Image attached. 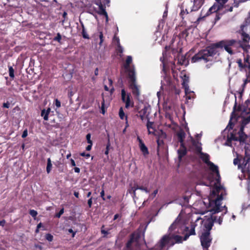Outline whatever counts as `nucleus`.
<instances>
[{
	"instance_id": "obj_49",
	"label": "nucleus",
	"mask_w": 250,
	"mask_h": 250,
	"mask_svg": "<svg viewBox=\"0 0 250 250\" xmlns=\"http://www.w3.org/2000/svg\"><path fill=\"white\" fill-rule=\"evenodd\" d=\"M27 135H28V131H27V129H25L23 131L21 137H22V138H24L26 137Z\"/></svg>"
},
{
	"instance_id": "obj_1",
	"label": "nucleus",
	"mask_w": 250,
	"mask_h": 250,
	"mask_svg": "<svg viewBox=\"0 0 250 250\" xmlns=\"http://www.w3.org/2000/svg\"><path fill=\"white\" fill-rule=\"evenodd\" d=\"M195 223L191 224V228L183 225L179 216L169 227L168 233L165 235L159 242L161 249L165 247H171L176 243H182L183 240H187L189 236L195 235Z\"/></svg>"
},
{
	"instance_id": "obj_54",
	"label": "nucleus",
	"mask_w": 250,
	"mask_h": 250,
	"mask_svg": "<svg viewBox=\"0 0 250 250\" xmlns=\"http://www.w3.org/2000/svg\"><path fill=\"white\" fill-rule=\"evenodd\" d=\"M80 155L81 156L85 157L86 158H89L90 156L89 153H85L84 152L81 153Z\"/></svg>"
},
{
	"instance_id": "obj_38",
	"label": "nucleus",
	"mask_w": 250,
	"mask_h": 250,
	"mask_svg": "<svg viewBox=\"0 0 250 250\" xmlns=\"http://www.w3.org/2000/svg\"><path fill=\"white\" fill-rule=\"evenodd\" d=\"M64 213V208H61L59 212L55 214V217L58 218H59L61 217V215Z\"/></svg>"
},
{
	"instance_id": "obj_44",
	"label": "nucleus",
	"mask_w": 250,
	"mask_h": 250,
	"mask_svg": "<svg viewBox=\"0 0 250 250\" xmlns=\"http://www.w3.org/2000/svg\"><path fill=\"white\" fill-rule=\"evenodd\" d=\"M50 108H48L47 110H45V112H46V115L45 116V121H47L48 120V115L50 112Z\"/></svg>"
},
{
	"instance_id": "obj_31",
	"label": "nucleus",
	"mask_w": 250,
	"mask_h": 250,
	"mask_svg": "<svg viewBox=\"0 0 250 250\" xmlns=\"http://www.w3.org/2000/svg\"><path fill=\"white\" fill-rule=\"evenodd\" d=\"M119 115L120 118L121 119L123 120L124 118L125 117L126 120H127V116H125V114L124 112L123 107H120L119 109Z\"/></svg>"
},
{
	"instance_id": "obj_15",
	"label": "nucleus",
	"mask_w": 250,
	"mask_h": 250,
	"mask_svg": "<svg viewBox=\"0 0 250 250\" xmlns=\"http://www.w3.org/2000/svg\"><path fill=\"white\" fill-rule=\"evenodd\" d=\"M247 28H249V26L244 24L241 26L242 39L243 42H249L250 40V37L249 35L246 33V31L247 30Z\"/></svg>"
},
{
	"instance_id": "obj_3",
	"label": "nucleus",
	"mask_w": 250,
	"mask_h": 250,
	"mask_svg": "<svg viewBox=\"0 0 250 250\" xmlns=\"http://www.w3.org/2000/svg\"><path fill=\"white\" fill-rule=\"evenodd\" d=\"M232 132H237L238 136H236L233 133H230L227 135V141L225 143V145L229 146H231L232 141H239L240 144H244L246 143V140L248 138V136L244 132V126H240L239 130H236L232 131Z\"/></svg>"
},
{
	"instance_id": "obj_28",
	"label": "nucleus",
	"mask_w": 250,
	"mask_h": 250,
	"mask_svg": "<svg viewBox=\"0 0 250 250\" xmlns=\"http://www.w3.org/2000/svg\"><path fill=\"white\" fill-rule=\"evenodd\" d=\"M218 10V8L217 6L213 5L208 10L207 14L209 15L212 13H213L216 12Z\"/></svg>"
},
{
	"instance_id": "obj_25",
	"label": "nucleus",
	"mask_w": 250,
	"mask_h": 250,
	"mask_svg": "<svg viewBox=\"0 0 250 250\" xmlns=\"http://www.w3.org/2000/svg\"><path fill=\"white\" fill-rule=\"evenodd\" d=\"M99 14L102 16H104L105 15H106V14L107 13L105 11V7H104V6L101 3H100V4H99Z\"/></svg>"
},
{
	"instance_id": "obj_59",
	"label": "nucleus",
	"mask_w": 250,
	"mask_h": 250,
	"mask_svg": "<svg viewBox=\"0 0 250 250\" xmlns=\"http://www.w3.org/2000/svg\"><path fill=\"white\" fill-rule=\"evenodd\" d=\"M92 146V144H89L86 147V150L87 151H90L91 149Z\"/></svg>"
},
{
	"instance_id": "obj_46",
	"label": "nucleus",
	"mask_w": 250,
	"mask_h": 250,
	"mask_svg": "<svg viewBox=\"0 0 250 250\" xmlns=\"http://www.w3.org/2000/svg\"><path fill=\"white\" fill-rule=\"evenodd\" d=\"M166 247H164V248L161 249L160 247L159 246V242H158V244L155 246V249H156V250H168V248H169V247H167V248H166Z\"/></svg>"
},
{
	"instance_id": "obj_40",
	"label": "nucleus",
	"mask_w": 250,
	"mask_h": 250,
	"mask_svg": "<svg viewBox=\"0 0 250 250\" xmlns=\"http://www.w3.org/2000/svg\"><path fill=\"white\" fill-rule=\"evenodd\" d=\"M224 215V214H222V215L221 216H220L218 219H217V218L216 217V220L215 221H214V222H217L219 225H221L222 223L223 217Z\"/></svg>"
},
{
	"instance_id": "obj_41",
	"label": "nucleus",
	"mask_w": 250,
	"mask_h": 250,
	"mask_svg": "<svg viewBox=\"0 0 250 250\" xmlns=\"http://www.w3.org/2000/svg\"><path fill=\"white\" fill-rule=\"evenodd\" d=\"M86 139L88 144H92V141L91 140V134L90 133H88L86 135Z\"/></svg>"
},
{
	"instance_id": "obj_6",
	"label": "nucleus",
	"mask_w": 250,
	"mask_h": 250,
	"mask_svg": "<svg viewBox=\"0 0 250 250\" xmlns=\"http://www.w3.org/2000/svg\"><path fill=\"white\" fill-rule=\"evenodd\" d=\"M207 166L210 171L208 177V180L211 181L215 180L216 181V183H220L221 181V176L219 173L218 167L212 162L209 163Z\"/></svg>"
},
{
	"instance_id": "obj_53",
	"label": "nucleus",
	"mask_w": 250,
	"mask_h": 250,
	"mask_svg": "<svg viewBox=\"0 0 250 250\" xmlns=\"http://www.w3.org/2000/svg\"><path fill=\"white\" fill-rule=\"evenodd\" d=\"M117 51L121 53L123 52V48L121 46L120 44H118Z\"/></svg>"
},
{
	"instance_id": "obj_12",
	"label": "nucleus",
	"mask_w": 250,
	"mask_h": 250,
	"mask_svg": "<svg viewBox=\"0 0 250 250\" xmlns=\"http://www.w3.org/2000/svg\"><path fill=\"white\" fill-rule=\"evenodd\" d=\"M141 238V234L138 232H133L131 235L130 239L127 241L126 245L125 250H133L131 249L132 244L134 242L138 244L140 242V239Z\"/></svg>"
},
{
	"instance_id": "obj_43",
	"label": "nucleus",
	"mask_w": 250,
	"mask_h": 250,
	"mask_svg": "<svg viewBox=\"0 0 250 250\" xmlns=\"http://www.w3.org/2000/svg\"><path fill=\"white\" fill-rule=\"evenodd\" d=\"M101 104H102L101 105L102 113L103 114H104L105 113V110H104V98L103 99V101L102 102Z\"/></svg>"
},
{
	"instance_id": "obj_52",
	"label": "nucleus",
	"mask_w": 250,
	"mask_h": 250,
	"mask_svg": "<svg viewBox=\"0 0 250 250\" xmlns=\"http://www.w3.org/2000/svg\"><path fill=\"white\" fill-rule=\"evenodd\" d=\"M2 107L4 108H8L10 107V103L8 102L4 103L2 104Z\"/></svg>"
},
{
	"instance_id": "obj_8",
	"label": "nucleus",
	"mask_w": 250,
	"mask_h": 250,
	"mask_svg": "<svg viewBox=\"0 0 250 250\" xmlns=\"http://www.w3.org/2000/svg\"><path fill=\"white\" fill-rule=\"evenodd\" d=\"M200 239L203 250H208V249L210 246L212 241L210 232H203L200 237Z\"/></svg>"
},
{
	"instance_id": "obj_22",
	"label": "nucleus",
	"mask_w": 250,
	"mask_h": 250,
	"mask_svg": "<svg viewBox=\"0 0 250 250\" xmlns=\"http://www.w3.org/2000/svg\"><path fill=\"white\" fill-rule=\"evenodd\" d=\"M80 23H81L82 28L81 33H82L83 38L85 39H89V35L87 33V32L86 31V29L85 28V27L84 26L83 22H82L81 21H80Z\"/></svg>"
},
{
	"instance_id": "obj_58",
	"label": "nucleus",
	"mask_w": 250,
	"mask_h": 250,
	"mask_svg": "<svg viewBox=\"0 0 250 250\" xmlns=\"http://www.w3.org/2000/svg\"><path fill=\"white\" fill-rule=\"evenodd\" d=\"M46 115V112H45V109H43L41 111V116L43 117V119L45 120V116Z\"/></svg>"
},
{
	"instance_id": "obj_36",
	"label": "nucleus",
	"mask_w": 250,
	"mask_h": 250,
	"mask_svg": "<svg viewBox=\"0 0 250 250\" xmlns=\"http://www.w3.org/2000/svg\"><path fill=\"white\" fill-rule=\"evenodd\" d=\"M29 214L32 217H33L34 219H35V217H36L37 215L38 214V212L36 210L34 209H30L29 211Z\"/></svg>"
},
{
	"instance_id": "obj_10",
	"label": "nucleus",
	"mask_w": 250,
	"mask_h": 250,
	"mask_svg": "<svg viewBox=\"0 0 250 250\" xmlns=\"http://www.w3.org/2000/svg\"><path fill=\"white\" fill-rule=\"evenodd\" d=\"M192 144L193 145L196 147V150L200 153V158L202 161L207 165H208L209 163H211V162L209 161V155L207 153L202 152V147L201 146V144L195 140H193Z\"/></svg>"
},
{
	"instance_id": "obj_61",
	"label": "nucleus",
	"mask_w": 250,
	"mask_h": 250,
	"mask_svg": "<svg viewBox=\"0 0 250 250\" xmlns=\"http://www.w3.org/2000/svg\"><path fill=\"white\" fill-rule=\"evenodd\" d=\"M110 146V143L109 140H108V142L106 146V150H109Z\"/></svg>"
},
{
	"instance_id": "obj_56",
	"label": "nucleus",
	"mask_w": 250,
	"mask_h": 250,
	"mask_svg": "<svg viewBox=\"0 0 250 250\" xmlns=\"http://www.w3.org/2000/svg\"><path fill=\"white\" fill-rule=\"evenodd\" d=\"M139 187H140V186L135 185L133 187H132L131 190H136L137 189H139Z\"/></svg>"
},
{
	"instance_id": "obj_35",
	"label": "nucleus",
	"mask_w": 250,
	"mask_h": 250,
	"mask_svg": "<svg viewBox=\"0 0 250 250\" xmlns=\"http://www.w3.org/2000/svg\"><path fill=\"white\" fill-rule=\"evenodd\" d=\"M233 10V6L229 4L225 6V12H232Z\"/></svg>"
},
{
	"instance_id": "obj_5",
	"label": "nucleus",
	"mask_w": 250,
	"mask_h": 250,
	"mask_svg": "<svg viewBox=\"0 0 250 250\" xmlns=\"http://www.w3.org/2000/svg\"><path fill=\"white\" fill-rule=\"evenodd\" d=\"M166 52L163 53V57L160 58V61L162 62L163 69L161 72L162 80L161 81V89L163 90L165 86H171V80L169 74L167 73L166 66L165 63V55Z\"/></svg>"
},
{
	"instance_id": "obj_47",
	"label": "nucleus",
	"mask_w": 250,
	"mask_h": 250,
	"mask_svg": "<svg viewBox=\"0 0 250 250\" xmlns=\"http://www.w3.org/2000/svg\"><path fill=\"white\" fill-rule=\"evenodd\" d=\"M241 1H237L236 0H234L233 5L232 6H233V7H238L239 5V3Z\"/></svg>"
},
{
	"instance_id": "obj_34",
	"label": "nucleus",
	"mask_w": 250,
	"mask_h": 250,
	"mask_svg": "<svg viewBox=\"0 0 250 250\" xmlns=\"http://www.w3.org/2000/svg\"><path fill=\"white\" fill-rule=\"evenodd\" d=\"M186 99H188V100L193 99L194 98V97H195L194 92L193 91L190 92L189 94L187 95L186 96Z\"/></svg>"
},
{
	"instance_id": "obj_42",
	"label": "nucleus",
	"mask_w": 250,
	"mask_h": 250,
	"mask_svg": "<svg viewBox=\"0 0 250 250\" xmlns=\"http://www.w3.org/2000/svg\"><path fill=\"white\" fill-rule=\"evenodd\" d=\"M139 189L142 191H145L146 193H148L150 191L146 187L144 186H140V187H139Z\"/></svg>"
},
{
	"instance_id": "obj_29",
	"label": "nucleus",
	"mask_w": 250,
	"mask_h": 250,
	"mask_svg": "<svg viewBox=\"0 0 250 250\" xmlns=\"http://www.w3.org/2000/svg\"><path fill=\"white\" fill-rule=\"evenodd\" d=\"M178 57V62L182 65L185 64L186 62V57L183 56H180V55Z\"/></svg>"
},
{
	"instance_id": "obj_18",
	"label": "nucleus",
	"mask_w": 250,
	"mask_h": 250,
	"mask_svg": "<svg viewBox=\"0 0 250 250\" xmlns=\"http://www.w3.org/2000/svg\"><path fill=\"white\" fill-rule=\"evenodd\" d=\"M187 150L185 145L183 146H180V148L177 150L179 162L182 161V158L187 154Z\"/></svg>"
},
{
	"instance_id": "obj_9",
	"label": "nucleus",
	"mask_w": 250,
	"mask_h": 250,
	"mask_svg": "<svg viewBox=\"0 0 250 250\" xmlns=\"http://www.w3.org/2000/svg\"><path fill=\"white\" fill-rule=\"evenodd\" d=\"M128 78L130 81L129 86L132 90V94L134 96L138 97L140 96V91L136 83V74L132 71H130Z\"/></svg>"
},
{
	"instance_id": "obj_62",
	"label": "nucleus",
	"mask_w": 250,
	"mask_h": 250,
	"mask_svg": "<svg viewBox=\"0 0 250 250\" xmlns=\"http://www.w3.org/2000/svg\"><path fill=\"white\" fill-rule=\"evenodd\" d=\"M137 140L138 141L139 143V145H140L144 143L143 142V141H142V140L139 137H137Z\"/></svg>"
},
{
	"instance_id": "obj_48",
	"label": "nucleus",
	"mask_w": 250,
	"mask_h": 250,
	"mask_svg": "<svg viewBox=\"0 0 250 250\" xmlns=\"http://www.w3.org/2000/svg\"><path fill=\"white\" fill-rule=\"evenodd\" d=\"M55 105H56L58 108H59V107H61V102H60V101L59 100H58L57 99H55Z\"/></svg>"
},
{
	"instance_id": "obj_55",
	"label": "nucleus",
	"mask_w": 250,
	"mask_h": 250,
	"mask_svg": "<svg viewBox=\"0 0 250 250\" xmlns=\"http://www.w3.org/2000/svg\"><path fill=\"white\" fill-rule=\"evenodd\" d=\"M100 195H101V197H102V199L104 200V201H105V198L104 197V190L103 189L101 193H100Z\"/></svg>"
},
{
	"instance_id": "obj_2",
	"label": "nucleus",
	"mask_w": 250,
	"mask_h": 250,
	"mask_svg": "<svg viewBox=\"0 0 250 250\" xmlns=\"http://www.w3.org/2000/svg\"><path fill=\"white\" fill-rule=\"evenodd\" d=\"M217 48H224L229 54L232 55L239 51V48H242L244 50L250 48V45L244 46L241 42L236 40L222 41L216 44L207 47L205 49L199 51L193 56L191 59L192 62H196L203 60L207 62L212 60V58L217 53Z\"/></svg>"
},
{
	"instance_id": "obj_17",
	"label": "nucleus",
	"mask_w": 250,
	"mask_h": 250,
	"mask_svg": "<svg viewBox=\"0 0 250 250\" xmlns=\"http://www.w3.org/2000/svg\"><path fill=\"white\" fill-rule=\"evenodd\" d=\"M176 136L178 142L180 143V146H183L185 144L184 143V139L186 137V133L183 130H180L176 133Z\"/></svg>"
},
{
	"instance_id": "obj_30",
	"label": "nucleus",
	"mask_w": 250,
	"mask_h": 250,
	"mask_svg": "<svg viewBox=\"0 0 250 250\" xmlns=\"http://www.w3.org/2000/svg\"><path fill=\"white\" fill-rule=\"evenodd\" d=\"M54 41H57L60 44L62 43V36L60 33L57 34V36L53 39Z\"/></svg>"
},
{
	"instance_id": "obj_21",
	"label": "nucleus",
	"mask_w": 250,
	"mask_h": 250,
	"mask_svg": "<svg viewBox=\"0 0 250 250\" xmlns=\"http://www.w3.org/2000/svg\"><path fill=\"white\" fill-rule=\"evenodd\" d=\"M182 85L183 87L184 88L186 96L188 94H189L190 92L192 91L189 88V86L188 85V81L187 80L185 79L183 80V82L182 83Z\"/></svg>"
},
{
	"instance_id": "obj_7",
	"label": "nucleus",
	"mask_w": 250,
	"mask_h": 250,
	"mask_svg": "<svg viewBox=\"0 0 250 250\" xmlns=\"http://www.w3.org/2000/svg\"><path fill=\"white\" fill-rule=\"evenodd\" d=\"M223 199L222 196L221 195L218 197L213 202V204H214V206L212 208H211L208 211L212 213V214H214L220 212L222 211L223 208H225V212L223 213L225 214L227 212V208L226 206L223 207H221V201Z\"/></svg>"
},
{
	"instance_id": "obj_33",
	"label": "nucleus",
	"mask_w": 250,
	"mask_h": 250,
	"mask_svg": "<svg viewBox=\"0 0 250 250\" xmlns=\"http://www.w3.org/2000/svg\"><path fill=\"white\" fill-rule=\"evenodd\" d=\"M8 69H9V77L11 78H14V77H15V75H14V70L13 69V68L12 67V66H8Z\"/></svg>"
},
{
	"instance_id": "obj_50",
	"label": "nucleus",
	"mask_w": 250,
	"mask_h": 250,
	"mask_svg": "<svg viewBox=\"0 0 250 250\" xmlns=\"http://www.w3.org/2000/svg\"><path fill=\"white\" fill-rule=\"evenodd\" d=\"M104 228V226H103L102 228H101V233L103 234H104V235H106L108 234H109V232L107 230H105L104 229H103V228Z\"/></svg>"
},
{
	"instance_id": "obj_11",
	"label": "nucleus",
	"mask_w": 250,
	"mask_h": 250,
	"mask_svg": "<svg viewBox=\"0 0 250 250\" xmlns=\"http://www.w3.org/2000/svg\"><path fill=\"white\" fill-rule=\"evenodd\" d=\"M210 214V216L206 220H202L201 223L204 224L206 230L204 232H210V230L213 226L214 221L216 220V216H213V214Z\"/></svg>"
},
{
	"instance_id": "obj_63",
	"label": "nucleus",
	"mask_w": 250,
	"mask_h": 250,
	"mask_svg": "<svg viewBox=\"0 0 250 250\" xmlns=\"http://www.w3.org/2000/svg\"><path fill=\"white\" fill-rule=\"evenodd\" d=\"M114 40H115V41H116L117 42L118 44H120L119 39L118 37H116V35L114 36Z\"/></svg>"
},
{
	"instance_id": "obj_27",
	"label": "nucleus",
	"mask_w": 250,
	"mask_h": 250,
	"mask_svg": "<svg viewBox=\"0 0 250 250\" xmlns=\"http://www.w3.org/2000/svg\"><path fill=\"white\" fill-rule=\"evenodd\" d=\"M158 189H156L152 193L149 194L148 199L146 201H145L143 202V205H145L146 203L147 202L148 200H152L156 196V194L158 193Z\"/></svg>"
},
{
	"instance_id": "obj_24",
	"label": "nucleus",
	"mask_w": 250,
	"mask_h": 250,
	"mask_svg": "<svg viewBox=\"0 0 250 250\" xmlns=\"http://www.w3.org/2000/svg\"><path fill=\"white\" fill-rule=\"evenodd\" d=\"M153 122H150L149 121V120L148 119L147 122L146 124V127H147V129L148 130V134H149L153 133V132L151 131L150 129H152L153 131L155 130V129L153 126Z\"/></svg>"
},
{
	"instance_id": "obj_23",
	"label": "nucleus",
	"mask_w": 250,
	"mask_h": 250,
	"mask_svg": "<svg viewBox=\"0 0 250 250\" xmlns=\"http://www.w3.org/2000/svg\"><path fill=\"white\" fill-rule=\"evenodd\" d=\"M139 147L144 156H146L149 154L148 148L144 143L139 145Z\"/></svg>"
},
{
	"instance_id": "obj_14",
	"label": "nucleus",
	"mask_w": 250,
	"mask_h": 250,
	"mask_svg": "<svg viewBox=\"0 0 250 250\" xmlns=\"http://www.w3.org/2000/svg\"><path fill=\"white\" fill-rule=\"evenodd\" d=\"M132 57L131 56H127L124 67H125V68L128 72V77H129V73L131 71H133L134 72V73L135 74L134 66H130V64L132 62Z\"/></svg>"
},
{
	"instance_id": "obj_51",
	"label": "nucleus",
	"mask_w": 250,
	"mask_h": 250,
	"mask_svg": "<svg viewBox=\"0 0 250 250\" xmlns=\"http://www.w3.org/2000/svg\"><path fill=\"white\" fill-rule=\"evenodd\" d=\"M87 204H88V207L89 208H91V206H92V197H90L88 201H87Z\"/></svg>"
},
{
	"instance_id": "obj_16",
	"label": "nucleus",
	"mask_w": 250,
	"mask_h": 250,
	"mask_svg": "<svg viewBox=\"0 0 250 250\" xmlns=\"http://www.w3.org/2000/svg\"><path fill=\"white\" fill-rule=\"evenodd\" d=\"M237 62L238 64V66L240 68V71L245 70L246 72L248 71L249 73V75H250V62H247V63L243 64L242 60L239 59L237 60Z\"/></svg>"
},
{
	"instance_id": "obj_57",
	"label": "nucleus",
	"mask_w": 250,
	"mask_h": 250,
	"mask_svg": "<svg viewBox=\"0 0 250 250\" xmlns=\"http://www.w3.org/2000/svg\"><path fill=\"white\" fill-rule=\"evenodd\" d=\"M250 82V78H249V77H248V78H247L246 79H245V80H244V83H243V86H244H244H245L246 84L248 82Z\"/></svg>"
},
{
	"instance_id": "obj_20",
	"label": "nucleus",
	"mask_w": 250,
	"mask_h": 250,
	"mask_svg": "<svg viewBox=\"0 0 250 250\" xmlns=\"http://www.w3.org/2000/svg\"><path fill=\"white\" fill-rule=\"evenodd\" d=\"M204 1V0H194L191 11H195L198 10L203 5Z\"/></svg>"
},
{
	"instance_id": "obj_39",
	"label": "nucleus",
	"mask_w": 250,
	"mask_h": 250,
	"mask_svg": "<svg viewBox=\"0 0 250 250\" xmlns=\"http://www.w3.org/2000/svg\"><path fill=\"white\" fill-rule=\"evenodd\" d=\"M243 24L249 26L250 29V13H249V17L246 19L245 23Z\"/></svg>"
},
{
	"instance_id": "obj_19",
	"label": "nucleus",
	"mask_w": 250,
	"mask_h": 250,
	"mask_svg": "<svg viewBox=\"0 0 250 250\" xmlns=\"http://www.w3.org/2000/svg\"><path fill=\"white\" fill-rule=\"evenodd\" d=\"M98 37L100 39V42L99 43L100 46H102L103 42H104V36L102 30L100 27H98L97 32L94 34V38L96 39V37Z\"/></svg>"
},
{
	"instance_id": "obj_37",
	"label": "nucleus",
	"mask_w": 250,
	"mask_h": 250,
	"mask_svg": "<svg viewBox=\"0 0 250 250\" xmlns=\"http://www.w3.org/2000/svg\"><path fill=\"white\" fill-rule=\"evenodd\" d=\"M45 239L49 242H51L53 241V236L50 233H47L45 235Z\"/></svg>"
},
{
	"instance_id": "obj_32",
	"label": "nucleus",
	"mask_w": 250,
	"mask_h": 250,
	"mask_svg": "<svg viewBox=\"0 0 250 250\" xmlns=\"http://www.w3.org/2000/svg\"><path fill=\"white\" fill-rule=\"evenodd\" d=\"M233 124L231 122V120L229 121L228 125L226 127V128L224 129L223 132H226L227 131H229L230 129H232L233 126Z\"/></svg>"
},
{
	"instance_id": "obj_45",
	"label": "nucleus",
	"mask_w": 250,
	"mask_h": 250,
	"mask_svg": "<svg viewBox=\"0 0 250 250\" xmlns=\"http://www.w3.org/2000/svg\"><path fill=\"white\" fill-rule=\"evenodd\" d=\"M250 122V116L244 120L242 125H241V126L242 125H243L244 126V125L249 123Z\"/></svg>"
},
{
	"instance_id": "obj_13",
	"label": "nucleus",
	"mask_w": 250,
	"mask_h": 250,
	"mask_svg": "<svg viewBox=\"0 0 250 250\" xmlns=\"http://www.w3.org/2000/svg\"><path fill=\"white\" fill-rule=\"evenodd\" d=\"M121 99L122 101L125 104V107L128 108L130 105V95L126 93L125 89L121 90Z\"/></svg>"
},
{
	"instance_id": "obj_26",
	"label": "nucleus",
	"mask_w": 250,
	"mask_h": 250,
	"mask_svg": "<svg viewBox=\"0 0 250 250\" xmlns=\"http://www.w3.org/2000/svg\"><path fill=\"white\" fill-rule=\"evenodd\" d=\"M52 165L51 163V160L50 158H48L47 160V166H46V172L48 174H49L52 169Z\"/></svg>"
},
{
	"instance_id": "obj_60",
	"label": "nucleus",
	"mask_w": 250,
	"mask_h": 250,
	"mask_svg": "<svg viewBox=\"0 0 250 250\" xmlns=\"http://www.w3.org/2000/svg\"><path fill=\"white\" fill-rule=\"evenodd\" d=\"M240 160L237 158H235L233 160V164L234 165H236L238 164V163L239 162Z\"/></svg>"
},
{
	"instance_id": "obj_64",
	"label": "nucleus",
	"mask_w": 250,
	"mask_h": 250,
	"mask_svg": "<svg viewBox=\"0 0 250 250\" xmlns=\"http://www.w3.org/2000/svg\"><path fill=\"white\" fill-rule=\"evenodd\" d=\"M70 162H71V165L72 167H75L76 166L75 162L74 161V160L73 159H71Z\"/></svg>"
},
{
	"instance_id": "obj_4",
	"label": "nucleus",
	"mask_w": 250,
	"mask_h": 250,
	"mask_svg": "<svg viewBox=\"0 0 250 250\" xmlns=\"http://www.w3.org/2000/svg\"><path fill=\"white\" fill-rule=\"evenodd\" d=\"M242 161V163L238 165V168L241 169L242 173L241 176L247 180L248 188L249 189L250 183V156L247 155Z\"/></svg>"
}]
</instances>
